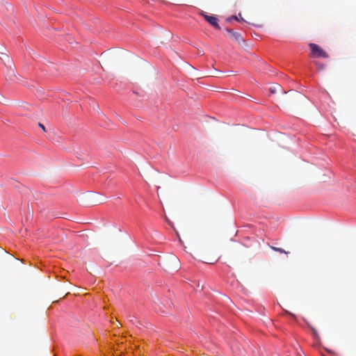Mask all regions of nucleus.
<instances>
[{
  "instance_id": "obj_4",
  "label": "nucleus",
  "mask_w": 356,
  "mask_h": 356,
  "mask_svg": "<svg viewBox=\"0 0 356 356\" xmlns=\"http://www.w3.org/2000/svg\"><path fill=\"white\" fill-rule=\"evenodd\" d=\"M269 90H270L271 94H275L277 91L282 90V88H281L280 86L276 85V86H271Z\"/></svg>"
},
{
  "instance_id": "obj_9",
  "label": "nucleus",
  "mask_w": 356,
  "mask_h": 356,
  "mask_svg": "<svg viewBox=\"0 0 356 356\" xmlns=\"http://www.w3.org/2000/svg\"><path fill=\"white\" fill-rule=\"evenodd\" d=\"M165 219H166L167 222L172 227V222L168 219L167 217H165Z\"/></svg>"
},
{
  "instance_id": "obj_8",
  "label": "nucleus",
  "mask_w": 356,
  "mask_h": 356,
  "mask_svg": "<svg viewBox=\"0 0 356 356\" xmlns=\"http://www.w3.org/2000/svg\"><path fill=\"white\" fill-rule=\"evenodd\" d=\"M38 126L44 131H46V129L44 127V126L41 124V123H38Z\"/></svg>"
},
{
  "instance_id": "obj_2",
  "label": "nucleus",
  "mask_w": 356,
  "mask_h": 356,
  "mask_svg": "<svg viewBox=\"0 0 356 356\" xmlns=\"http://www.w3.org/2000/svg\"><path fill=\"white\" fill-rule=\"evenodd\" d=\"M201 15L204 17L205 20L209 23L211 25H212L214 28L217 29H220V26H219L218 23V19L213 16V15H208L206 13H204L203 11L201 13Z\"/></svg>"
},
{
  "instance_id": "obj_3",
  "label": "nucleus",
  "mask_w": 356,
  "mask_h": 356,
  "mask_svg": "<svg viewBox=\"0 0 356 356\" xmlns=\"http://www.w3.org/2000/svg\"><path fill=\"white\" fill-rule=\"evenodd\" d=\"M227 31L232 35L233 38L235 39L236 40L239 41L242 40L241 35L238 33L234 32L232 29H227Z\"/></svg>"
},
{
  "instance_id": "obj_1",
  "label": "nucleus",
  "mask_w": 356,
  "mask_h": 356,
  "mask_svg": "<svg viewBox=\"0 0 356 356\" xmlns=\"http://www.w3.org/2000/svg\"><path fill=\"white\" fill-rule=\"evenodd\" d=\"M311 49V56L314 58H328L327 53L321 48L318 45L311 43L309 44Z\"/></svg>"
},
{
  "instance_id": "obj_10",
  "label": "nucleus",
  "mask_w": 356,
  "mask_h": 356,
  "mask_svg": "<svg viewBox=\"0 0 356 356\" xmlns=\"http://www.w3.org/2000/svg\"><path fill=\"white\" fill-rule=\"evenodd\" d=\"M293 93H294L295 95H296L297 96H300V94H299L298 92H293Z\"/></svg>"
},
{
  "instance_id": "obj_5",
  "label": "nucleus",
  "mask_w": 356,
  "mask_h": 356,
  "mask_svg": "<svg viewBox=\"0 0 356 356\" xmlns=\"http://www.w3.org/2000/svg\"><path fill=\"white\" fill-rule=\"evenodd\" d=\"M270 248L276 252H278L280 253H284V254H289V252H286L285 251L284 249L282 248H277V247H274V246H270Z\"/></svg>"
},
{
  "instance_id": "obj_6",
  "label": "nucleus",
  "mask_w": 356,
  "mask_h": 356,
  "mask_svg": "<svg viewBox=\"0 0 356 356\" xmlns=\"http://www.w3.org/2000/svg\"><path fill=\"white\" fill-rule=\"evenodd\" d=\"M316 65L317 66L318 69L319 70H323L325 66L323 64L316 63Z\"/></svg>"
},
{
  "instance_id": "obj_7",
  "label": "nucleus",
  "mask_w": 356,
  "mask_h": 356,
  "mask_svg": "<svg viewBox=\"0 0 356 356\" xmlns=\"http://www.w3.org/2000/svg\"><path fill=\"white\" fill-rule=\"evenodd\" d=\"M232 19H235V20H238V17H237V16H232L231 17H229V18L227 19V20H228V21H230V20H232Z\"/></svg>"
}]
</instances>
